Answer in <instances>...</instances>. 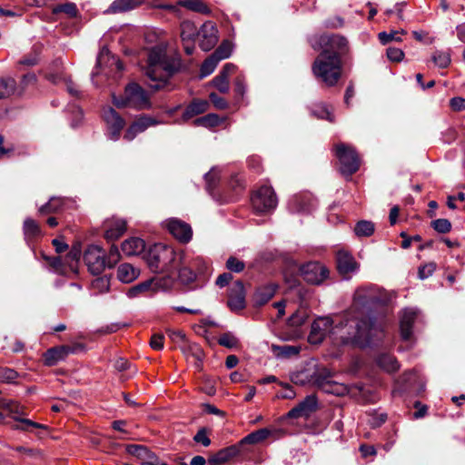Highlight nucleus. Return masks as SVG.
Instances as JSON below:
<instances>
[{"instance_id":"obj_1","label":"nucleus","mask_w":465,"mask_h":465,"mask_svg":"<svg viewBox=\"0 0 465 465\" xmlns=\"http://www.w3.org/2000/svg\"><path fill=\"white\" fill-rule=\"evenodd\" d=\"M323 50L315 58L312 72L314 77L328 87L335 86L342 75V56L349 52L348 41L338 35L322 38Z\"/></svg>"},{"instance_id":"obj_2","label":"nucleus","mask_w":465,"mask_h":465,"mask_svg":"<svg viewBox=\"0 0 465 465\" xmlns=\"http://www.w3.org/2000/svg\"><path fill=\"white\" fill-rule=\"evenodd\" d=\"M180 66V60L167 55L164 45H157L151 48L145 67V74L151 81L150 87L154 90L165 87L169 79L179 70Z\"/></svg>"},{"instance_id":"obj_3","label":"nucleus","mask_w":465,"mask_h":465,"mask_svg":"<svg viewBox=\"0 0 465 465\" xmlns=\"http://www.w3.org/2000/svg\"><path fill=\"white\" fill-rule=\"evenodd\" d=\"M177 260L178 252L163 243H156L150 247L146 255V262L154 272H170L176 269Z\"/></svg>"},{"instance_id":"obj_4","label":"nucleus","mask_w":465,"mask_h":465,"mask_svg":"<svg viewBox=\"0 0 465 465\" xmlns=\"http://www.w3.org/2000/svg\"><path fill=\"white\" fill-rule=\"evenodd\" d=\"M113 104L118 108L130 107L137 110H145L151 107L147 93L137 84H130L123 96L113 94Z\"/></svg>"},{"instance_id":"obj_5","label":"nucleus","mask_w":465,"mask_h":465,"mask_svg":"<svg viewBox=\"0 0 465 465\" xmlns=\"http://www.w3.org/2000/svg\"><path fill=\"white\" fill-rule=\"evenodd\" d=\"M333 150L340 163V171L343 175L351 176L359 170L361 160L354 147L338 143Z\"/></svg>"},{"instance_id":"obj_6","label":"nucleus","mask_w":465,"mask_h":465,"mask_svg":"<svg viewBox=\"0 0 465 465\" xmlns=\"http://www.w3.org/2000/svg\"><path fill=\"white\" fill-rule=\"evenodd\" d=\"M354 300L363 306L385 305L391 301V295L379 288L364 287L356 291Z\"/></svg>"},{"instance_id":"obj_7","label":"nucleus","mask_w":465,"mask_h":465,"mask_svg":"<svg viewBox=\"0 0 465 465\" xmlns=\"http://www.w3.org/2000/svg\"><path fill=\"white\" fill-rule=\"evenodd\" d=\"M252 208L256 213H263L273 210L278 203L277 196L272 187L261 186L251 198Z\"/></svg>"},{"instance_id":"obj_8","label":"nucleus","mask_w":465,"mask_h":465,"mask_svg":"<svg viewBox=\"0 0 465 465\" xmlns=\"http://www.w3.org/2000/svg\"><path fill=\"white\" fill-rule=\"evenodd\" d=\"M84 260L93 274L101 273L105 268V252L98 245H90L84 251Z\"/></svg>"},{"instance_id":"obj_9","label":"nucleus","mask_w":465,"mask_h":465,"mask_svg":"<svg viewBox=\"0 0 465 465\" xmlns=\"http://www.w3.org/2000/svg\"><path fill=\"white\" fill-rule=\"evenodd\" d=\"M103 118L107 126L109 139L117 141L125 125L124 119L112 107L104 109Z\"/></svg>"},{"instance_id":"obj_10","label":"nucleus","mask_w":465,"mask_h":465,"mask_svg":"<svg viewBox=\"0 0 465 465\" xmlns=\"http://www.w3.org/2000/svg\"><path fill=\"white\" fill-rule=\"evenodd\" d=\"M302 275L308 283L319 285L329 276L328 268L317 262H311L302 266Z\"/></svg>"},{"instance_id":"obj_11","label":"nucleus","mask_w":465,"mask_h":465,"mask_svg":"<svg viewBox=\"0 0 465 465\" xmlns=\"http://www.w3.org/2000/svg\"><path fill=\"white\" fill-rule=\"evenodd\" d=\"M332 325L333 321L330 317H320L316 319L312 324L311 331L308 336L309 342L312 344L321 343L327 334L332 331Z\"/></svg>"},{"instance_id":"obj_12","label":"nucleus","mask_w":465,"mask_h":465,"mask_svg":"<svg viewBox=\"0 0 465 465\" xmlns=\"http://www.w3.org/2000/svg\"><path fill=\"white\" fill-rule=\"evenodd\" d=\"M375 324L371 317H363L356 323V331L352 336L347 337L346 340L351 339L356 343H367L370 341L373 331H375Z\"/></svg>"},{"instance_id":"obj_13","label":"nucleus","mask_w":465,"mask_h":465,"mask_svg":"<svg viewBox=\"0 0 465 465\" xmlns=\"http://www.w3.org/2000/svg\"><path fill=\"white\" fill-rule=\"evenodd\" d=\"M200 37V47L203 51L208 52L213 49L218 42V30L214 23L205 22L198 32Z\"/></svg>"},{"instance_id":"obj_14","label":"nucleus","mask_w":465,"mask_h":465,"mask_svg":"<svg viewBox=\"0 0 465 465\" xmlns=\"http://www.w3.org/2000/svg\"><path fill=\"white\" fill-rule=\"evenodd\" d=\"M104 238L108 241H115L126 231V222L118 217H111L104 222Z\"/></svg>"},{"instance_id":"obj_15","label":"nucleus","mask_w":465,"mask_h":465,"mask_svg":"<svg viewBox=\"0 0 465 465\" xmlns=\"http://www.w3.org/2000/svg\"><path fill=\"white\" fill-rule=\"evenodd\" d=\"M76 347L62 345L48 349L44 353V362L46 366H54L64 361L70 353H74Z\"/></svg>"},{"instance_id":"obj_16","label":"nucleus","mask_w":465,"mask_h":465,"mask_svg":"<svg viewBox=\"0 0 465 465\" xmlns=\"http://www.w3.org/2000/svg\"><path fill=\"white\" fill-rule=\"evenodd\" d=\"M228 306L232 311H240L245 307V291L243 283L236 281L230 288Z\"/></svg>"},{"instance_id":"obj_17","label":"nucleus","mask_w":465,"mask_h":465,"mask_svg":"<svg viewBox=\"0 0 465 465\" xmlns=\"http://www.w3.org/2000/svg\"><path fill=\"white\" fill-rule=\"evenodd\" d=\"M170 233L181 242H188L192 239L193 232L191 226L177 219H172L167 223Z\"/></svg>"},{"instance_id":"obj_18","label":"nucleus","mask_w":465,"mask_h":465,"mask_svg":"<svg viewBox=\"0 0 465 465\" xmlns=\"http://www.w3.org/2000/svg\"><path fill=\"white\" fill-rule=\"evenodd\" d=\"M178 266L191 269L197 274L203 272L206 269V263L203 258L199 256H193L184 252H178L177 267Z\"/></svg>"},{"instance_id":"obj_19","label":"nucleus","mask_w":465,"mask_h":465,"mask_svg":"<svg viewBox=\"0 0 465 465\" xmlns=\"http://www.w3.org/2000/svg\"><path fill=\"white\" fill-rule=\"evenodd\" d=\"M337 269L342 275H347L357 271L358 262L354 257L348 252L341 250L336 254Z\"/></svg>"},{"instance_id":"obj_20","label":"nucleus","mask_w":465,"mask_h":465,"mask_svg":"<svg viewBox=\"0 0 465 465\" xmlns=\"http://www.w3.org/2000/svg\"><path fill=\"white\" fill-rule=\"evenodd\" d=\"M317 409V399L313 395L307 396L296 407L292 408L289 412L290 418L308 417Z\"/></svg>"},{"instance_id":"obj_21","label":"nucleus","mask_w":465,"mask_h":465,"mask_svg":"<svg viewBox=\"0 0 465 465\" xmlns=\"http://www.w3.org/2000/svg\"><path fill=\"white\" fill-rule=\"evenodd\" d=\"M239 453L240 447L238 445H231L211 455L208 459V462L211 465H221L238 456Z\"/></svg>"},{"instance_id":"obj_22","label":"nucleus","mask_w":465,"mask_h":465,"mask_svg":"<svg viewBox=\"0 0 465 465\" xmlns=\"http://www.w3.org/2000/svg\"><path fill=\"white\" fill-rule=\"evenodd\" d=\"M157 122L151 118L143 116L139 118L137 121L134 122L126 130L124 138L126 141L134 140L136 135L140 133L144 132L149 126L155 125Z\"/></svg>"},{"instance_id":"obj_23","label":"nucleus","mask_w":465,"mask_h":465,"mask_svg":"<svg viewBox=\"0 0 465 465\" xmlns=\"http://www.w3.org/2000/svg\"><path fill=\"white\" fill-rule=\"evenodd\" d=\"M417 318V312L412 309H406L402 312L400 329L401 338L408 341L411 338L412 326Z\"/></svg>"},{"instance_id":"obj_24","label":"nucleus","mask_w":465,"mask_h":465,"mask_svg":"<svg viewBox=\"0 0 465 465\" xmlns=\"http://www.w3.org/2000/svg\"><path fill=\"white\" fill-rule=\"evenodd\" d=\"M145 250V242L139 237H131L122 243V252L126 256H137Z\"/></svg>"},{"instance_id":"obj_25","label":"nucleus","mask_w":465,"mask_h":465,"mask_svg":"<svg viewBox=\"0 0 465 465\" xmlns=\"http://www.w3.org/2000/svg\"><path fill=\"white\" fill-rule=\"evenodd\" d=\"M209 108V102L203 99L193 100L185 108L183 119L188 120L195 115L205 113Z\"/></svg>"},{"instance_id":"obj_26","label":"nucleus","mask_w":465,"mask_h":465,"mask_svg":"<svg viewBox=\"0 0 465 465\" xmlns=\"http://www.w3.org/2000/svg\"><path fill=\"white\" fill-rule=\"evenodd\" d=\"M143 2V0H114L106 13L116 14L127 12L140 6Z\"/></svg>"},{"instance_id":"obj_27","label":"nucleus","mask_w":465,"mask_h":465,"mask_svg":"<svg viewBox=\"0 0 465 465\" xmlns=\"http://www.w3.org/2000/svg\"><path fill=\"white\" fill-rule=\"evenodd\" d=\"M319 385L324 392L336 396H343L349 391L345 384L329 379L319 381Z\"/></svg>"},{"instance_id":"obj_28","label":"nucleus","mask_w":465,"mask_h":465,"mask_svg":"<svg viewBox=\"0 0 465 465\" xmlns=\"http://www.w3.org/2000/svg\"><path fill=\"white\" fill-rule=\"evenodd\" d=\"M139 270L130 263H123L117 269V278L124 283H130L139 276Z\"/></svg>"},{"instance_id":"obj_29","label":"nucleus","mask_w":465,"mask_h":465,"mask_svg":"<svg viewBox=\"0 0 465 465\" xmlns=\"http://www.w3.org/2000/svg\"><path fill=\"white\" fill-rule=\"evenodd\" d=\"M376 362L379 367H381L387 372L397 371L400 368V365L396 358L389 353H382L379 355L376 359Z\"/></svg>"},{"instance_id":"obj_30","label":"nucleus","mask_w":465,"mask_h":465,"mask_svg":"<svg viewBox=\"0 0 465 465\" xmlns=\"http://www.w3.org/2000/svg\"><path fill=\"white\" fill-rule=\"evenodd\" d=\"M277 286L267 284L260 287L255 292V302L258 305H263L268 302L275 294Z\"/></svg>"},{"instance_id":"obj_31","label":"nucleus","mask_w":465,"mask_h":465,"mask_svg":"<svg viewBox=\"0 0 465 465\" xmlns=\"http://www.w3.org/2000/svg\"><path fill=\"white\" fill-rule=\"evenodd\" d=\"M150 292H154L153 291V282L151 279L146 280L143 282H140L133 287H131L127 291V296L129 298H136L142 294H147Z\"/></svg>"},{"instance_id":"obj_32","label":"nucleus","mask_w":465,"mask_h":465,"mask_svg":"<svg viewBox=\"0 0 465 465\" xmlns=\"http://www.w3.org/2000/svg\"><path fill=\"white\" fill-rule=\"evenodd\" d=\"M14 420L18 422V424L12 426V429H14V430L31 431L32 429H43V430L48 429V427L44 424L33 421L28 419L21 418L19 416H14Z\"/></svg>"},{"instance_id":"obj_33","label":"nucleus","mask_w":465,"mask_h":465,"mask_svg":"<svg viewBox=\"0 0 465 465\" xmlns=\"http://www.w3.org/2000/svg\"><path fill=\"white\" fill-rule=\"evenodd\" d=\"M270 435L271 431L268 429H260L242 438L240 441V445L257 444L266 440Z\"/></svg>"},{"instance_id":"obj_34","label":"nucleus","mask_w":465,"mask_h":465,"mask_svg":"<svg viewBox=\"0 0 465 465\" xmlns=\"http://www.w3.org/2000/svg\"><path fill=\"white\" fill-rule=\"evenodd\" d=\"M198 32L197 27L191 21H183L181 24V38L183 42H194Z\"/></svg>"},{"instance_id":"obj_35","label":"nucleus","mask_w":465,"mask_h":465,"mask_svg":"<svg viewBox=\"0 0 465 465\" xmlns=\"http://www.w3.org/2000/svg\"><path fill=\"white\" fill-rule=\"evenodd\" d=\"M23 229L26 239L39 237L42 233L38 223L32 218H26L25 220Z\"/></svg>"},{"instance_id":"obj_36","label":"nucleus","mask_w":465,"mask_h":465,"mask_svg":"<svg viewBox=\"0 0 465 465\" xmlns=\"http://www.w3.org/2000/svg\"><path fill=\"white\" fill-rule=\"evenodd\" d=\"M64 204V201L59 197H52L49 202L39 208V213L47 215L59 212Z\"/></svg>"},{"instance_id":"obj_37","label":"nucleus","mask_w":465,"mask_h":465,"mask_svg":"<svg viewBox=\"0 0 465 465\" xmlns=\"http://www.w3.org/2000/svg\"><path fill=\"white\" fill-rule=\"evenodd\" d=\"M178 5L201 14H209V7L201 0H180Z\"/></svg>"},{"instance_id":"obj_38","label":"nucleus","mask_w":465,"mask_h":465,"mask_svg":"<svg viewBox=\"0 0 465 465\" xmlns=\"http://www.w3.org/2000/svg\"><path fill=\"white\" fill-rule=\"evenodd\" d=\"M132 448L134 449L132 453L136 455L142 460V465H143V462L154 463L159 459L143 446L135 445Z\"/></svg>"},{"instance_id":"obj_39","label":"nucleus","mask_w":465,"mask_h":465,"mask_svg":"<svg viewBox=\"0 0 465 465\" xmlns=\"http://www.w3.org/2000/svg\"><path fill=\"white\" fill-rule=\"evenodd\" d=\"M223 120L216 114H208L204 116L197 118L194 120L193 124L196 126H203V127H214L219 125Z\"/></svg>"},{"instance_id":"obj_40","label":"nucleus","mask_w":465,"mask_h":465,"mask_svg":"<svg viewBox=\"0 0 465 465\" xmlns=\"http://www.w3.org/2000/svg\"><path fill=\"white\" fill-rule=\"evenodd\" d=\"M183 352L187 360H189L190 358H193V360L195 361V365L197 366V368H200L204 354L203 350L197 344H189L188 347L183 350Z\"/></svg>"},{"instance_id":"obj_41","label":"nucleus","mask_w":465,"mask_h":465,"mask_svg":"<svg viewBox=\"0 0 465 465\" xmlns=\"http://www.w3.org/2000/svg\"><path fill=\"white\" fill-rule=\"evenodd\" d=\"M16 82L13 78L0 79V99L7 98L15 94Z\"/></svg>"},{"instance_id":"obj_42","label":"nucleus","mask_w":465,"mask_h":465,"mask_svg":"<svg viewBox=\"0 0 465 465\" xmlns=\"http://www.w3.org/2000/svg\"><path fill=\"white\" fill-rule=\"evenodd\" d=\"M374 223L370 221H360L354 227V232L359 237H369L374 232Z\"/></svg>"},{"instance_id":"obj_43","label":"nucleus","mask_w":465,"mask_h":465,"mask_svg":"<svg viewBox=\"0 0 465 465\" xmlns=\"http://www.w3.org/2000/svg\"><path fill=\"white\" fill-rule=\"evenodd\" d=\"M91 287L96 294L107 292L110 289V276L104 275L94 279Z\"/></svg>"},{"instance_id":"obj_44","label":"nucleus","mask_w":465,"mask_h":465,"mask_svg":"<svg viewBox=\"0 0 465 465\" xmlns=\"http://www.w3.org/2000/svg\"><path fill=\"white\" fill-rule=\"evenodd\" d=\"M311 111L313 115L320 119H326L331 123L334 121V117L331 112L330 111L329 107L324 104H314Z\"/></svg>"},{"instance_id":"obj_45","label":"nucleus","mask_w":465,"mask_h":465,"mask_svg":"<svg viewBox=\"0 0 465 465\" xmlns=\"http://www.w3.org/2000/svg\"><path fill=\"white\" fill-rule=\"evenodd\" d=\"M0 408L8 411L10 413L15 415H24V406L15 401L6 399H0Z\"/></svg>"},{"instance_id":"obj_46","label":"nucleus","mask_w":465,"mask_h":465,"mask_svg":"<svg viewBox=\"0 0 465 465\" xmlns=\"http://www.w3.org/2000/svg\"><path fill=\"white\" fill-rule=\"evenodd\" d=\"M272 351L278 355L284 358L298 355L300 353V347L292 345L276 346L272 345Z\"/></svg>"},{"instance_id":"obj_47","label":"nucleus","mask_w":465,"mask_h":465,"mask_svg":"<svg viewBox=\"0 0 465 465\" xmlns=\"http://www.w3.org/2000/svg\"><path fill=\"white\" fill-rule=\"evenodd\" d=\"M175 270H178V279L182 284L187 285L196 280L197 273L191 269L178 266Z\"/></svg>"},{"instance_id":"obj_48","label":"nucleus","mask_w":465,"mask_h":465,"mask_svg":"<svg viewBox=\"0 0 465 465\" xmlns=\"http://www.w3.org/2000/svg\"><path fill=\"white\" fill-rule=\"evenodd\" d=\"M151 281L153 282V291H166L172 288L173 284V279L171 276L164 277H153L151 278Z\"/></svg>"},{"instance_id":"obj_49","label":"nucleus","mask_w":465,"mask_h":465,"mask_svg":"<svg viewBox=\"0 0 465 465\" xmlns=\"http://www.w3.org/2000/svg\"><path fill=\"white\" fill-rule=\"evenodd\" d=\"M431 60L440 68H447L451 61L450 53L445 51H436L432 54Z\"/></svg>"},{"instance_id":"obj_50","label":"nucleus","mask_w":465,"mask_h":465,"mask_svg":"<svg viewBox=\"0 0 465 465\" xmlns=\"http://www.w3.org/2000/svg\"><path fill=\"white\" fill-rule=\"evenodd\" d=\"M52 13L54 15H57L59 13H64L68 15L70 17H76L78 15V10L76 5L74 3H65L63 5H58L53 7Z\"/></svg>"},{"instance_id":"obj_51","label":"nucleus","mask_w":465,"mask_h":465,"mask_svg":"<svg viewBox=\"0 0 465 465\" xmlns=\"http://www.w3.org/2000/svg\"><path fill=\"white\" fill-rule=\"evenodd\" d=\"M219 62L213 54L206 58L201 66V77L211 74L215 70Z\"/></svg>"},{"instance_id":"obj_52","label":"nucleus","mask_w":465,"mask_h":465,"mask_svg":"<svg viewBox=\"0 0 465 465\" xmlns=\"http://www.w3.org/2000/svg\"><path fill=\"white\" fill-rule=\"evenodd\" d=\"M218 343L228 349L239 347V340L231 332L223 333L218 339Z\"/></svg>"},{"instance_id":"obj_53","label":"nucleus","mask_w":465,"mask_h":465,"mask_svg":"<svg viewBox=\"0 0 465 465\" xmlns=\"http://www.w3.org/2000/svg\"><path fill=\"white\" fill-rule=\"evenodd\" d=\"M400 34L405 35L406 31L402 29L401 31H391L390 33L381 32L378 35V38L382 45H387L391 41L401 42V38L399 36Z\"/></svg>"},{"instance_id":"obj_54","label":"nucleus","mask_w":465,"mask_h":465,"mask_svg":"<svg viewBox=\"0 0 465 465\" xmlns=\"http://www.w3.org/2000/svg\"><path fill=\"white\" fill-rule=\"evenodd\" d=\"M430 226L439 233H448L451 230V223L448 219L440 218L433 220Z\"/></svg>"},{"instance_id":"obj_55","label":"nucleus","mask_w":465,"mask_h":465,"mask_svg":"<svg viewBox=\"0 0 465 465\" xmlns=\"http://www.w3.org/2000/svg\"><path fill=\"white\" fill-rule=\"evenodd\" d=\"M212 84L221 93L226 94L229 91V78L223 74L216 75L213 81Z\"/></svg>"},{"instance_id":"obj_56","label":"nucleus","mask_w":465,"mask_h":465,"mask_svg":"<svg viewBox=\"0 0 465 465\" xmlns=\"http://www.w3.org/2000/svg\"><path fill=\"white\" fill-rule=\"evenodd\" d=\"M232 54V46L229 42L222 43L213 54L219 60L228 58Z\"/></svg>"},{"instance_id":"obj_57","label":"nucleus","mask_w":465,"mask_h":465,"mask_svg":"<svg viewBox=\"0 0 465 465\" xmlns=\"http://www.w3.org/2000/svg\"><path fill=\"white\" fill-rule=\"evenodd\" d=\"M18 377V373L10 368L0 366V381L3 382H13Z\"/></svg>"},{"instance_id":"obj_58","label":"nucleus","mask_w":465,"mask_h":465,"mask_svg":"<svg viewBox=\"0 0 465 465\" xmlns=\"http://www.w3.org/2000/svg\"><path fill=\"white\" fill-rule=\"evenodd\" d=\"M228 270L233 272H241L244 270L245 264L236 257L231 256L226 262Z\"/></svg>"},{"instance_id":"obj_59","label":"nucleus","mask_w":465,"mask_h":465,"mask_svg":"<svg viewBox=\"0 0 465 465\" xmlns=\"http://www.w3.org/2000/svg\"><path fill=\"white\" fill-rule=\"evenodd\" d=\"M193 440L204 447H208L211 444L208 430L206 428H201L194 435Z\"/></svg>"},{"instance_id":"obj_60","label":"nucleus","mask_w":465,"mask_h":465,"mask_svg":"<svg viewBox=\"0 0 465 465\" xmlns=\"http://www.w3.org/2000/svg\"><path fill=\"white\" fill-rule=\"evenodd\" d=\"M209 98L213 106L218 110H225L229 106L228 102L224 98L219 96L216 93H211L209 94Z\"/></svg>"},{"instance_id":"obj_61","label":"nucleus","mask_w":465,"mask_h":465,"mask_svg":"<svg viewBox=\"0 0 465 465\" xmlns=\"http://www.w3.org/2000/svg\"><path fill=\"white\" fill-rule=\"evenodd\" d=\"M436 270V264L434 262L426 263L419 268V278L424 280L434 272Z\"/></svg>"},{"instance_id":"obj_62","label":"nucleus","mask_w":465,"mask_h":465,"mask_svg":"<svg viewBox=\"0 0 465 465\" xmlns=\"http://www.w3.org/2000/svg\"><path fill=\"white\" fill-rule=\"evenodd\" d=\"M307 316L304 312H295L288 320L292 326H300L305 322Z\"/></svg>"},{"instance_id":"obj_63","label":"nucleus","mask_w":465,"mask_h":465,"mask_svg":"<svg viewBox=\"0 0 465 465\" xmlns=\"http://www.w3.org/2000/svg\"><path fill=\"white\" fill-rule=\"evenodd\" d=\"M387 57L392 62H401L404 57V53L400 48L389 47L387 49Z\"/></svg>"},{"instance_id":"obj_64","label":"nucleus","mask_w":465,"mask_h":465,"mask_svg":"<svg viewBox=\"0 0 465 465\" xmlns=\"http://www.w3.org/2000/svg\"><path fill=\"white\" fill-rule=\"evenodd\" d=\"M450 106L455 112L465 111V98L457 96L450 100Z\"/></svg>"}]
</instances>
